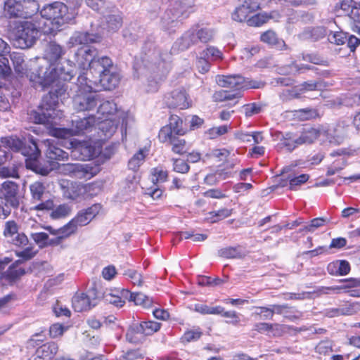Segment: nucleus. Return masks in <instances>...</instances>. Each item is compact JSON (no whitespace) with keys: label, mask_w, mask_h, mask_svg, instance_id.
Listing matches in <instances>:
<instances>
[{"label":"nucleus","mask_w":360,"mask_h":360,"mask_svg":"<svg viewBox=\"0 0 360 360\" xmlns=\"http://www.w3.org/2000/svg\"><path fill=\"white\" fill-rule=\"evenodd\" d=\"M197 44L195 32L191 27L185 32L180 38L177 39L174 43L172 50L174 52L184 51L189 49L191 46Z\"/></svg>","instance_id":"5701e85b"},{"label":"nucleus","mask_w":360,"mask_h":360,"mask_svg":"<svg viewBox=\"0 0 360 360\" xmlns=\"http://www.w3.org/2000/svg\"><path fill=\"white\" fill-rule=\"evenodd\" d=\"M36 254L37 251L32 246L26 247L22 250L15 251L16 256L22 259H20L22 262L32 259Z\"/></svg>","instance_id":"680f3d73"},{"label":"nucleus","mask_w":360,"mask_h":360,"mask_svg":"<svg viewBox=\"0 0 360 360\" xmlns=\"http://www.w3.org/2000/svg\"><path fill=\"white\" fill-rule=\"evenodd\" d=\"M121 75L117 67L108 70V71L101 75L94 80L92 79V86L95 88L98 84L105 90H112L120 84Z\"/></svg>","instance_id":"a211bd4d"},{"label":"nucleus","mask_w":360,"mask_h":360,"mask_svg":"<svg viewBox=\"0 0 360 360\" xmlns=\"http://www.w3.org/2000/svg\"><path fill=\"white\" fill-rule=\"evenodd\" d=\"M58 345L54 342H47L39 347L35 353V359H51L58 352Z\"/></svg>","instance_id":"7c9ffc66"},{"label":"nucleus","mask_w":360,"mask_h":360,"mask_svg":"<svg viewBox=\"0 0 360 360\" xmlns=\"http://www.w3.org/2000/svg\"><path fill=\"white\" fill-rule=\"evenodd\" d=\"M124 297L127 298L129 302H134L136 305L148 308L152 305V300L141 292H131L128 290H124Z\"/></svg>","instance_id":"72a5a7b5"},{"label":"nucleus","mask_w":360,"mask_h":360,"mask_svg":"<svg viewBox=\"0 0 360 360\" xmlns=\"http://www.w3.org/2000/svg\"><path fill=\"white\" fill-rule=\"evenodd\" d=\"M96 122V117L91 115L83 119L72 120V127L70 129L51 127L49 133L51 136L59 139H68L89 131Z\"/></svg>","instance_id":"9b49d317"},{"label":"nucleus","mask_w":360,"mask_h":360,"mask_svg":"<svg viewBox=\"0 0 360 360\" xmlns=\"http://www.w3.org/2000/svg\"><path fill=\"white\" fill-rule=\"evenodd\" d=\"M346 150L344 149H338L330 153V157H338V158L328 166L326 172L327 176L334 175L345 168L347 165V160L344 155L346 154Z\"/></svg>","instance_id":"b1692460"},{"label":"nucleus","mask_w":360,"mask_h":360,"mask_svg":"<svg viewBox=\"0 0 360 360\" xmlns=\"http://www.w3.org/2000/svg\"><path fill=\"white\" fill-rule=\"evenodd\" d=\"M10 46L0 38V75L6 77L10 75L11 69L8 65V59L5 57L10 53Z\"/></svg>","instance_id":"c756f323"},{"label":"nucleus","mask_w":360,"mask_h":360,"mask_svg":"<svg viewBox=\"0 0 360 360\" xmlns=\"http://www.w3.org/2000/svg\"><path fill=\"white\" fill-rule=\"evenodd\" d=\"M7 240L9 243L19 248L25 247L29 243L27 236L22 232H18Z\"/></svg>","instance_id":"4d7b16f0"},{"label":"nucleus","mask_w":360,"mask_h":360,"mask_svg":"<svg viewBox=\"0 0 360 360\" xmlns=\"http://www.w3.org/2000/svg\"><path fill=\"white\" fill-rule=\"evenodd\" d=\"M229 127L227 125L214 127L209 129L206 131V134L210 139H214L226 134L229 131Z\"/></svg>","instance_id":"bf43d9fd"},{"label":"nucleus","mask_w":360,"mask_h":360,"mask_svg":"<svg viewBox=\"0 0 360 360\" xmlns=\"http://www.w3.org/2000/svg\"><path fill=\"white\" fill-rule=\"evenodd\" d=\"M216 82L223 88L234 89V92L242 89H259L264 86L262 82L245 79L239 75H218L216 77Z\"/></svg>","instance_id":"f8f14e48"},{"label":"nucleus","mask_w":360,"mask_h":360,"mask_svg":"<svg viewBox=\"0 0 360 360\" xmlns=\"http://www.w3.org/2000/svg\"><path fill=\"white\" fill-rule=\"evenodd\" d=\"M92 79L84 75L77 78V94L73 98V107L78 111H91L96 109L101 96L96 93V89L92 86Z\"/></svg>","instance_id":"20e7f679"},{"label":"nucleus","mask_w":360,"mask_h":360,"mask_svg":"<svg viewBox=\"0 0 360 360\" xmlns=\"http://www.w3.org/2000/svg\"><path fill=\"white\" fill-rule=\"evenodd\" d=\"M40 22L23 21L13 30L14 45L20 49H26L34 44L39 30H42Z\"/></svg>","instance_id":"423d86ee"},{"label":"nucleus","mask_w":360,"mask_h":360,"mask_svg":"<svg viewBox=\"0 0 360 360\" xmlns=\"http://www.w3.org/2000/svg\"><path fill=\"white\" fill-rule=\"evenodd\" d=\"M194 310L202 314H219L224 311L221 306L210 307L206 304H197L194 306Z\"/></svg>","instance_id":"3c124183"},{"label":"nucleus","mask_w":360,"mask_h":360,"mask_svg":"<svg viewBox=\"0 0 360 360\" xmlns=\"http://www.w3.org/2000/svg\"><path fill=\"white\" fill-rule=\"evenodd\" d=\"M67 88L64 85H55L44 96L39 105V112L32 110L27 113V120L30 122L53 126L63 115V112L57 109L58 98L65 95Z\"/></svg>","instance_id":"f257e3e1"},{"label":"nucleus","mask_w":360,"mask_h":360,"mask_svg":"<svg viewBox=\"0 0 360 360\" xmlns=\"http://www.w3.org/2000/svg\"><path fill=\"white\" fill-rule=\"evenodd\" d=\"M117 124L110 119H105L98 124V128L105 138H110L116 131Z\"/></svg>","instance_id":"a18cd8bd"},{"label":"nucleus","mask_w":360,"mask_h":360,"mask_svg":"<svg viewBox=\"0 0 360 360\" xmlns=\"http://www.w3.org/2000/svg\"><path fill=\"white\" fill-rule=\"evenodd\" d=\"M41 16L57 27L69 23L76 16L75 12H69L68 6L62 2L56 1L43 7Z\"/></svg>","instance_id":"0eeeda50"},{"label":"nucleus","mask_w":360,"mask_h":360,"mask_svg":"<svg viewBox=\"0 0 360 360\" xmlns=\"http://www.w3.org/2000/svg\"><path fill=\"white\" fill-rule=\"evenodd\" d=\"M152 181L154 184L163 183L167 181L168 174L161 167H155L151 169Z\"/></svg>","instance_id":"6e6d98bb"},{"label":"nucleus","mask_w":360,"mask_h":360,"mask_svg":"<svg viewBox=\"0 0 360 360\" xmlns=\"http://www.w3.org/2000/svg\"><path fill=\"white\" fill-rule=\"evenodd\" d=\"M44 144L47 146L46 155L49 159L51 160H68V154L61 148L53 145L50 140H46Z\"/></svg>","instance_id":"c9c22d12"},{"label":"nucleus","mask_w":360,"mask_h":360,"mask_svg":"<svg viewBox=\"0 0 360 360\" xmlns=\"http://www.w3.org/2000/svg\"><path fill=\"white\" fill-rule=\"evenodd\" d=\"M202 334V333L199 328L187 330L184 333L181 340L183 342L196 341L201 337Z\"/></svg>","instance_id":"e2e57ef3"},{"label":"nucleus","mask_w":360,"mask_h":360,"mask_svg":"<svg viewBox=\"0 0 360 360\" xmlns=\"http://www.w3.org/2000/svg\"><path fill=\"white\" fill-rule=\"evenodd\" d=\"M320 135V131L313 127L306 128L303 130L298 138H296L295 142L297 144H310L318 139Z\"/></svg>","instance_id":"e433bc0d"},{"label":"nucleus","mask_w":360,"mask_h":360,"mask_svg":"<svg viewBox=\"0 0 360 360\" xmlns=\"http://www.w3.org/2000/svg\"><path fill=\"white\" fill-rule=\"evenodd\" d=\"M195 32V37L197 43L199 41L202 43H207L211 41L214 36V32L212 30L207 27H200V26H195L192 27Z\"/></svg>","instance_id":"37998d69"},{"label":"nucleus","mask_w":360,"mask_h":360,"mask_svg":"<svg viewBox=\"0 0 360 360\" xmlns=\"http://www.w3.org/2000/svg\"><path fill=\"white\" fill-rule=\"evenodd\" d=\"M100 41V37L88 32H75L70 38L69 45L76 46L78 45H86ZM83 47V46H82Z\"/></svg>","instance_id":"bb28decb"},{"label":"nucleus","mask_w":360,"mask_h":360,"mask_svg":"<svg viewBox=\"0 0 360 360\" xmlns=\"http://www.w3.org/2000/svg\"><path fill=\"white\" fill-rule=\"evenodd\" d=\"M22 261L18 259L8 266L5 272L0 276V279L5 283H11L25 274V269L20 266Z\"/></svg>","instance_id":"4be33fe9"},{"label":"nucleus","mask_w":360,"mask_h":360,"mask_svg":"<svg viewBox=\"0 0 360 360\" xmlns=\"http://www.w3.org/2000/svg\"><path fill=\"white\" fill-rule=\"evenodd\" d=\"M172 145V150L174 153L177 154H183L186 152V141L184 139L174 137L170 142Z\"/></svg>","instance_id":"0e129e2a"},{"label":"nucleus","mask_w":360,"mask_h":360,"mask_svg":"<svg viewBox=\"0 0 360 360\" xmlns=\"http://www.w3.org/2000/svg\"><path fill=\"white\" fill-rule=\"evenodd\" d=\"M76 73L75 65L69 60H65L58 69V83L56 85H64L61 81H70Z\"/></svg>","instance_id":"cd10ccee"},{"label":"nucleus","mask_w":360,"mask_h":360,"mask_svg":"<svg viewBox=\"0 0 360 360\" xmlns=\"http://www.w3.org/2000/svg\"><path fill=\"white\" fill-rule=\"evenodd\" d=\"M183 121L177 115H172L169 119V127L173 130L174 134L182 135L184 134V131L182 128Z\"/></svg>","instance_id":"13d9d810"},{"label":"nucleus","mask_w":360,"mask_h":360,"mask_svg":"<svg viewBox=\"0 0 360 360\" xmlns=\"http://www.w3.org/2000/svg\"><path fill=\"white\" fill-rule=\"evenodd\" d=\"M218 254L220 257L228 259L240 258L244 255L239 246L221 248L219 250Z\"/></svg>","instance_id":"8fccbe9b"},{"label":"nucleus","mask_w":360,"mask_h":360,"mask_svg":"<svg viewBox=\"0 0 360 360\" xmlns=\"http://www.w3.org/2000/svg\"><path fill=\"white\" fill-rule=\"evenodd\" d=\"M1 190L4 198L10 207L18 208L20 200L18 185L14 181H6L2 184Z\"/></svg>","instance_id":"412c9836"},{"label":"nucleus","mask_w":360,"mask_h":360,"mask_svg":"<svg viewBox=\"0 0 360 360\" xmlns=\"http://www.w3.org/2000/svg\"><path fill=\"white\" fill-rule=\"evenodd\" d=\"M260 8L259 0H244L243 2L236 7L231 13V18L237 22L248 20L249 15Z\"/></svg>","instance_id":"6ab92c4d"},{"label":"nucleus","mask_w":360,"mask_h":360,"mask_svg":"<svg viewBox=\"0 0 360 360\" xmlns=\"http://www.w3.org/2000/svg\"><path fill=\"white\" fill-rule=\"evenodd\" d=\"M105 23L104 25L109 31L115 32L122 25V13L117 9L112 11V13L105 16Z\"/></svg>","instance_id":"f704fd0d"},{"label":"nucleus","mask_w":360,"mask_h":360,"mask_svg":"<svg viewBox=\"0 0 360 360\" xmlns=\"http://www.w3.org/2000/svg\"><path fill=\"white\" fill-rule=\"evenodd\" d=\"M261 41L264 43H266L271 46H275L278 48H281L285 46V43L283 40L279 39L277 37L276 34L271 31L268 30L264 32L260 37Z\"/></svg>","instance_id":"09e8293b"},{"label":"nucleus","mask_w":360,"mask_h":360,"mask_svg":"<svg viewBox=\"0 0 360 360\" xmlns=\"http://www.w3.org/2000/svg\"><path fill=\"white\" fill-rule=\"evenodd\" d=\"M100 297L101 294L95 288L89 290L88 294L77 293L72 298V307L78 312L89 310L98 304Z\"/></svg>","instance_id":"dca6fc26"},{"label":"nucleus","mask_w":360,"mask_h":360,"mask_svg":"<svg viewBox=\"0 0 360 360\" xmlns=\"http://www.w3.org/2000/svg\"><path fill=\"white\" fill-rule=\"evenodd\" d=\"M352 25L353 31L360 35V8L353 11L352 13Z\"/></svg>","instance_id":"774afa93"},{"label":"nucleus","mask_w":360,"mask_h":360,"mask_svg":"<svg viewBox=\"0 0 360 360\" xmlns=\"http://www.w3.org/2000/svg\"><path fill=\"white\" fill-rule=\"evenodd\" d=\"M336 27L332 32H329L328 39L330 43L336 45H343L346 44L347 34L343 32L335 30Z\"/></svg>","instance_id":"603ef678"},{"label":"nucleus","mask_w":360,"mask_h":360,"mask_svg":"<svg viewBox=\"0 0 360 360\" xmlns=\"http://www.w3.org/2000/svg\"><path fill=\"white\" fill-rule=\"evenodd\" d=\"M171 53L168 52L154 53V56L151 58L148 68L154 75L156 79L153 81H149L148 91H156L158 89V80H161L170 70Z\"/></svg>","instance_id":"9d476101"},{"label":"nucleus","mask_w":360,"mask_h":360,"mask_svg":"<svg viewBox=\"0 0 360 360\" xmlns=\"http://www.w3.org/2000/svg\"><path fill=\"white\" fill-rule=\"evenodd\" d=\"M341 281L344 282L345 284L342 285L322 287L319 290V292L322 294H329L330 292L338 293L341 290L360 286V279L358 278H350L348 279L341 280Z\"/></svg>","instance_id":"2f4dec72"},{"label":"nucleus","mask_w":360,"mask_h":360,"mask_svg":"<svg viewBox=\"0 0 360 360\" xmlns=\"http://www.w3.org/2000/svg\"><path fill=\"white\" fill-rule=\"evenodd\" d=\"M190 8L191 5L180 1L172 3L161 17L162 29L169 33L175 32L179 25V18L187 16Z\"/></svg>","instance_id":"1a4fd4ad"},{"label":"nucleus","mask_w":360,"mask_h":360,"mask_svg":"<svg viewBox=\"0 0 360 360\" xmlns=\"http://www.w3.org/2000/svg\"><path fill=\"white\" fill-rule=\"evenodd\" d=\"M322 87L323 85L321 80L307 81L291 89L283 90L281 97L283 100L298 98L302 94L307 91L320 90Z\"/></svg>","instance_id":"f3484780"},{"label":"nucleus","mask_w":360,"mask_h":360,"mask_svg":"<svg viewBox=\"0 0 360 360\" xmlns=\"http://www.w3.org/2000/svg\"><path fill=\"white\" fill-rule=\"evenodd\" d=\"M71 212V207L66 204L60 205L51 214L53 219H59L68 216Z\"/></svg>","instance_id":"052dcab7"},{"label":"nucleus","mask_w":360,"mask_h":360,"mask_svg":"<svg viewBox=\"0 0 360 360\" xmlns=\"http://www.w3.org/2000/svg\"><path fill=\"white\" fill-rule=\"evenodd\" d=\"M28 141L29 145L27 146L25 144L22 146V141L18 139L13 137L2 139L1 145H0V165L4 164L11 158L10 150H21L22 154L28 158L26 160V165L28 168L41 175H47L49 169L48 168H41L37 161L40 153L37 143L32 136L29 137Z\"/></svg>","instance_id":"f03ea898"},{"label":"nucleus","mask_w":360,"mask_h":360,"mask_svg":"<svg viewBox=\"0 0 360 360\" xmlns=\"http://www.w3.org/2000/svg\"><path fill=\"white\" fill-rule=\"evenodd\" d=\"M30 192L32 197V202H41L33 207L34 210H51L53 209L54 205L52 200L48 199L44 200V197L46 194V188L43 183L40 181H35L31 184L29 186Z\"/></svg>","instance_id":"2eb2a0df"},{"label":"nucleus","mask_w":360,"mask_h":360,"mask_svg":"<svg viewBox=\"0 0 360 360\" xmlns=\"http://www.w3.org/2000/svg\"><path fill=\"white\" fill-rule=\"evenodd\" d=\"M335 11L338 15H348L352 20V13L354 9L360 8V6H355L352 0H342L335 5Z\"/></svg>","instance_id":"79ce46f5"},{"label":"nucleus","mask_w":360,"mask_h":360,"mask_svg":"<svg viewBox=\"0 0 360 360\" xmlns=\"http://www.w3.org/2000/svg\"><path fill=\"white\" fill-rule=\"evenodd\" d=\"M58 68L53 64L46 63L44 65H39L35 72L29 75L30 80L42 86L48 87L53 84L58 83Z\"/></svg>","instance_id":"ddd939ff"},{"label":"nucleus","mask_w":360,"mask_h":360,"mask_svg":"<svg viewBox=\"0 0 360 360\" xmlns=\"http://www.w3.org/2000/svg\"><path fill=\"white\" fill-rule=\"evenodd\" d=\"M65 51L61 46L56 42L51 41L49 43L44 53V59L49 64L55 65L61 57L64 55Z\"/></svg>","instance_id":"a878e982"},{"label":"nucleus","mask_w":360,"mask_h":360,"mask_svg":"<svg viewBox=\"0 0 360 360\" xmlns=\"http://www.w3.org/2000/svg\"><path fill=\"white\" fill-rule=\"evenodd\" d=\"M10 58L15 72L20 77L25 75L29 77L30 74L23 55L18 52H13L11 53Z\"/></svg>","instance_id":"473e14b6"},{"label":"nucleus","mask_w":360,"mask_h":360,"mask_svg":"<svg viewBox=\"0 0 360 360\" xmlns=\"http://www.w3.org/2000/svg\"><path fill=\"white\" fill-rule=\"evenodd\" d=\"M167 104L170 108L186 109L190 106V102L184 90H174L167 98Z\"/></svg>","instance_id":"393cba45"},{"label":"nucleus","mask_w":360,"mask_h":360,"mask_svg":"<svg viewBox=\"0 0 360 360\" xmlns=\"http://www.w3.org/2000/svg\"><path fill=\"white\" fill-rule=\"evenodd\" d=\"M148 150L146 148L140 149L138 153L129 160L128 162L129 168L132 170H137L143 164L146 156L148 155Z\"/></svg>","instance_id":"de8ad7c7"},{"label":"nucleus","mask_w":360,"mask_h":360,"mask_svg":"<svg viewBox=\"0 0 360 360\" xmlns=\"http://www.w3.org/2000/svg\"><path fill=\"white\" fill-rule=\"evenodd\" d=\"M240 91L232 92L226 90L217 91L212 96L214 102H229V105H234L241 98Z\"/></svg>","instance_id":"c85d7f7f"},{"label":"nucleus","mask_w":360,"mask_h":360,"mask_svg":"<svg viewBox=\"0 0 360 360\" xmlns=\"http://www.w3.org/2000/svg\"><path fill=\"white\" fill-rule=\"evenodd\" d=\"M124 290L121 291H114L111 292H105L103 295L105 301L116 307H122L125 304L127 298L124 297Z\"/></svg>","instance_id":"58836bf2"},{"label":"nucleus","mask_w":360,"mask_h":360,"mask_svg":"<svg viewBox=\"0 0 360 360\" xmlns=\"http://www.w3.org/2000/svg\"><path fill=\"white\" fill-rule=\"evenodd\" d=\"M327 220L325 218L319 217L315 218L311 220L309 224L304 226V229L306 232H314L316 229L323 226Z\"/></svg>","instance_id":"338daca9"},{"label":"nucleus","mask_w":360,"mask_h":360,"mask_svg":"<svg viewBox=\"0 0 360 360\" xmlns=\"http://www.w3.org/2000/svg\"><path fill=\"white\" fill-rule=\"evenodd\" d=\"M76 150L80 153L81 159L87 160L96 157L100 153V149L95 147L90 142L81 143L76 148Z\"/></svg>","instance_id":"4c0bfd02"},{"label":"nucleus","mask_w":360,"mask_h":360,"mask_svg":"<svg viewBox=\"0 0 360 360\" xmlns=\"http://www.w3.org/2000/svg\"><path fill=\"white\" fill-rule=\"evenodd\" d=\"M58 184L63 191V197L70 200H77L86 193L92 195L91 192L94 191L96 188V186L93 184L82 185L66 179L60 180Z\"/></svg>","instance_id":"4468645a"},{"label":"nucleus","mask_w":360,"mask_h":360,"mask_svg":"<svg viewBox=\"0 0 360 360\" xmlns=\"http://www.w3.org/2000/svg\"><path fill=\"white\" fill-rule=\"evenodd\" d=\"M201 55L206 57L209 60L215 61L223 58L222 52L214 46H209L202 52Z\"/></svg>","instance_id":"5fc2aeb1"},{"label":"nucleus","mask_w":360,"mask_h":360,"mask_svg":"<svg viewBox=\"0 0 360 360\" xmlns=\"http://www.w3.org/2000/svg\"><path fill=\"white\" fill-rule=\"evenodd\" d=\"M37 0H6L4 3V14L9 18H29L39 11Z\"/></svg>","instance_id":"6e6552de"},{"label":"nucleus","mask_w":360,"mask_h":360,"mask_svg":"<svg viewBox=\"0 0 360 360\" xmlns=\"http://www.w3.org/2000/svg\"><path fill=\"white\" fill-rule=\"evenodd\" d=\"M101 207L99 204H94L92 206L80 210L77 214L67 224L58 229H53L48 227L47 229L51 233L57 236L58 242L60 239L68 238L75 233L79 226H84L89 224L92 219L98 214Z\"/></svg>","instance_id":"39448f33"},{"label":"nucleus","mask_w":360,"mask_h":360,"mask_svg":"<svg viewBox=\"0 0 360 360\" xmlns=\"http://www.w3.org/2000/svg\"><path fill=\"white\" fill-rule=\"evenodd\" d=\"M64 171L77 178H88L89 174L85 165L81 164H67L63 165Z\"/></svg>","instance_id":"ea45409f"},{"label":"nucleus","mask_w":360,"mask_h":360,"mask_svg":"<svg viewBox=\"0 0 360 360\" xmlns=\"http://www.w3.org/2000/svg\"><path fill=\"white\" fill-rule=\"evenodd\" d=\"M269 18L264 14H256L251 18H248L247 23L250 26L259 27L266 23Z\"/></svg>","instance_id":"69168bd1"},{"label":"nucleus","mask_w":360,"mask_h":360,"mask_svg":"<svg viewBox=\"0 0 360 360\" xmlns=\"http://www.w3.org/2000/svg\"><path fill=\"white\" fill-rule=\"evenodd\" d=\"M19 232V226L15 220H8L5 222L3 234L6 239H8Z\"/></svg>","instance_id":"864d4df0"},{"label":"nucleus","mask_w":360,"mask_h":360,"mask_svg":"<svg viewBox=\"0 0 360 360\" xmlns=\"http://www.w3.org/2000/svg\"><path fill=\"white\" fill-rule=\"evenodd\" d=\"M99 106L96 108V114L103 117L113 115L117 111V105L113 101H103L101 99Z\"/></svg>","instance_id":"c03bdc74"},{"label":"nucleus","mask_w":360,"mask_h":360,"mask_svg":"<svg viewBox=\"0 0 360 360\" xmlns=\"http://www.w3.org/2000/svg\"><path fill=\"white\" fill-rule=\"evenodd\" d=\"M95 53L96 50L89 46H83L77 49L75 54L76 63L79 68L86 70L81 75L86 77L91 75L96 79L108 70L116 67L109 57L96 56Z\"/></svg>","instance_id":"7ed1b4c3"},{"label":"nucleus","mask_w":360,"mask_h":360,"mask_svg":"<svg viewBox=\"0 0 360 360\" xmlns=\"http://www.w3.org/2000/svg\"><path fill=\"white\" fill-rule=\"evenodd\" d=\"M160 326L161 324L160 323L153 321H143L141 323H136V329L138 330V332H141V334H144L146 335H150L158 331Z\"/></svg>","instance_id":"a19ab883"},{"label":"nucleus","mask_w":360,"mask_h":360,"mask_svg":"<svg viewBox=\"0 0 360 360\" xmlns=\"http://www.w3.org/2000/svg\"><path fill=\"white\" fill-rule=\"evenodd\" d=\"M335 27L336 23L333 18L323 20L322 25L309 28L304 32L303 34L305 38H310L314 41H318L326 36L328 37L329 32H332Z\"/></svg>","instance_id":"aec40b11"},{"label":"nucleus","mask_w":360,"mask_h":360,"mask_svg":"<svg viewBox=\"0 0 360 360\" xmlns=\"http://www.w3.org/2000/svg\"><path fill=\"white\" fill-rule=\"evenodd\" d=\"M232 212L233 210L229 208H221L217 211H212L208 213L206 220L210 223H215L230 217Z\"/></svg>","instance_id":"49530a36"}]
</instances>
